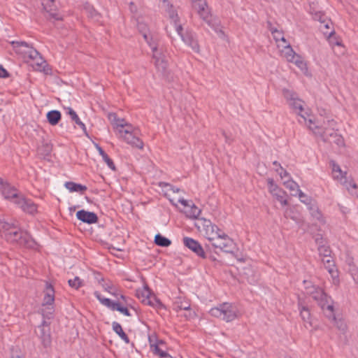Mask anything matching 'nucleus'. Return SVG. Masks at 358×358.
I'll list each match as a JSON object with an SVG mask.
<instances>
[{
    "label": "nucleus",
    "instance_id": "nucleus-1",
    "mask_svg": "<svg viewBox=\"0 0 358 358\" xmlns=\"http://www.w3.org/2000/svg\"><path fill=\"white\" fill-rule=\"evenodd\" d=\"M303 283L306 294L317 302L325 316L335 320L334 301L331 297L327 295L322 288L313 284L310 281L303 280Z\"/></svg>",
    "mask_w": 358,
    "mask_h": 358
},
{
    "label": "nucleus",
    "instance_id": "nucleus-2",
    "mask_svg": "<svg viewBox=\"0 0 358 358\" xmlns=\"http://www.w3.org/2000/svg\"><path fill=\"white\" fill-rule=\"evenodd\" d=\"M6 240L8 242L27 248H32L36 244L31 236L27 232L21 230L17 225L10 234L6 235Z\"/></svg>",
    "mask_w": 358,
    "mask_h": 358
},
{
    "label": "nucleus",
    "instance_id": "nucleus-3",
    "mask_svg": "<svg viewBox=\"0 0 358 358\" xmlns=\"http://www.w3.org/2000/svg\"><path fill=\"white\" fill-rule=\"evenodd\" d=\"M209 313L213 317L220 318L227 322H229L237 317L238 309L232 303H222L217 307L212 308Z\"/></svg>",
    "mask_w": 358,
    "mask_h": 358
},
{
    "label": "nucleus",
    "instance_id": "nucleus-4",
    "mask_svg": "<svg viewBox=\"0 0 358 358\" xmlns=\"http://www.w3.org/2000/svg\"><path fill=\"white\" fill-rule=\"evenodd\" d=\"M208 240L214 248L226 253H233L236 247L234 240L225 233L218 236H208Z\"/></svg>",
    "mask_w": 358,
    "mask_h": 358
},
{
    "label": "nucleus",
    "instance_id": "nucleus-5",
    "mask_svg": "<svg viewBox=\"0 0 358 358\" xmlns=\"http://www.w3.org/2000/svg\"><path fill=\"white\" fill-rule=\"evenodd\" d=\"M283 96L286 99L289 106L293 109L296 114L300 115L306 123V115H307V113H302L303 111L304 102L298 97V95L294 91H283Z\"/></svg>",
    "mask_w": 358,
    "mask_h": 358
},
{
    "label": "nucleus",
    "instance_id": "nucleus-6",
    "mask_svg": "<svg viewBox=\"0 0 358 358\" xmlns=\"http://www.w3.org/2000/svg\"><path fill=\"white\" fill-rule=\"evenodd\" d=\"M199 17L213 30L217 31L220 29L219 21L213 16L208 9L206 2H199L195 5Z\"/></svg>",
    "mask_w": 358,
    "mask_h": 358
},
{
    "label": "nucleus",
    "instance_id": "nucleus-7",
    "mask_svg": "<svg viewBox=\"0 0 358 358\" xmlns=\"http://www.w3.org/2000/svg\"><path fill=\"white\" fill-rule=\"evenodd\" d=\"M126 129H119L118 131L120 134V137L128 144L131 145L133 148L138 149H143L144 143L138 136V131H131V126L125 125Z\"/></svg>",
    "mask_w": 358,
    "mask_h": 358
},
{
    "label": "nucleus",
    "instance_id": "nucleus-8",
    "mask_svg": "<svg viewBox=\"0 0 358 358\" xmlns=\"http://www.w3.org/2000/svg\"><path fill=\"white\" fill-rule=\"evenodd\" d=\"M152 62L157 72L162 77L168 76L169 73V62L165 54V50L152 54Z\"/></svg>",
    "mask_w": 358,
    "mask_h": 358
},
{
    "label": "nucleus",
    "instance_id": "nucleus-9",
    "mask_svg": "<svg viewBox=\"0 0 358 358\" xmlns=\"http://www.w3.org/2000/svg\"><path fill=\"white\" fill-rule=\"evenodd\" d=\"M330 165L332 168V174L334 180L339 181L348 190L350 187L355 189L357 188V185L351 180H349L348 179L347 172L343 171L338 164H337L334 161H331Z\"/></svg>",
    "mask_w": 358,
    "mask_h": 358
},
{
    "label": "nucleus",
    "instance_id": "nucleus-10",
    "mask_svg": "<svg viewBox=\"0 0 358 358\" xmlns=\"http://www.w3.org/2000/svg\"><path fill=\"white\" fill-rule=\"evenodd\" d=\"M94 295L102 305L108 307L110 310H117L126 316H131L129 310L122 306L124 304L123 302L113 301L110 299L102 297L101 294L97 291L94 292Z\"/></svg>",
    "mask_w": 358,
    "mask_h": 358
},
{
    "label": "nucleus",
    "instance_id": "nucleus-11",
    "mask_svg": "<svg viewBox=\"0 0 358 358\" xmlns=\"http://www.w3.org/2000/svg\"><path fill=\"white\" fill-rule=\"evenodd\" d=\"M0 192L5 199L13 200L14 203L15 200L21 196L17 189L9 183L4 182L1 178H0Z\"/></svg>",
    "mask_w": 358,
    "mask_h": 358
},
{
    "label": "nucleus",
    "instance_id": "nucleus-12",
    "mask_svg": "<svg viewBox=\"0 0 358 358\" xmlns=\"http://www.w3.org/2000/svg\"><path fill=\"white\" fill-rule=\"evenodd\" d=\"M269 192L276 198V199L283 206L287 205V201L285 199L286 192L274 183L272 178L267 180Z\"/></svg>",
    "mask_w": 358,
    "mask_h": 358
},
{
    "label": "nucleus",
    "instance_id": "nucleus-13",
    "mask_svg": "<svg viewBox=\"0 0 358 358\" xmlns=\"http://www.w3.org/2000/svg\"><path fill=\"white\" fill-rule=\"evenodd\" d=\"M11 44L16 53L22 55L26 61L31 56V52L32 50H36L29 43L24 41H12Z\"/></svg>",
    "mask_w": 358,
    "mask_h": 358
},
{
    "label": "nucleus",
    "instance_id": "nucleus-14",
    "mask_svg": "<svg viewBox=\"0 0 358 358\" xmlns=\"http://www.w3.org/2000/svg\"><path fill=\"white\" fill-rule=\"evenodd\" d=\"M183 243L187 248L194 252L198 257L203 259L206 258V255L201 245L197 241L189 237H185L183 238Z\"/></svg>",
    "mask_w": 358,
    "mask_h": 358
},
{
    "label": "nucleus",
    "instance_id": "nucleus-15",
    "mask_svg": "<svg viewBox=\"0 0 358 358\" xmlns=\"http://www.w3.org/2000/svg\"><path fill=\"white\" fill-rule=\"evenodd\" d=\"M182 41L195 52H199L200 46L199 45L196 34L191 30H187L182 36Z\"/></svg>",
    "mask_w": 358,
    "mask_h": 358
},
{
    "label": "nucleus",
    "instance_id": "nucleus-16",
    "mask_svg": "<svg viewBox=\"0 0 358 358\" xmlns=\"http://www.w3.org/2000/svg\"><path fill=\"white\" fill-rule=\"evenodd\" d=\"M148 46L150 48L152 54L164 50V47L160 45V42L157 36L152 34L150 32L144 34L143 36Z\"/></svg>",
    "mask_w": 358,
    "mask_h": 358
},
{
    "label": "nucleus",
    "instance_id": "nucleus-17",
    "mask_svg": "<svg viewBox=\"0 0 358 358\" xmlns=\"http://www.w3.org/2000/svg\"><path fill=\"white\" fill-rule=\"evenodd\" d=\"M298 308L300 312V316L302 320L304 322V326L306 328L309 327H312V321H311V314L308 306L305 304L301 300L299 301L298 303Z\"/></svg>",
    "mask_w": 358,
    "mask_h": 358
},
{
    "label": "nucleus",
    "instance_id": "nucleus-18",
    "mask_svg": "<svg viewBox=\"0 0 358 358\" xmlns=\"http://www.w3.org/2000/svg\"><path fill=\"white\" fill-rule=\"evenodd\" d=\"M17 204L23 211L32 214L37 210L36 205L31 200L26 199L22 195L15 201Z\"/></svg>",
    "mask_w": 358,
    "mask_h": 358
},
{
    "label": "nucleus",
    "instance_id": "nucleus-19",
    "mask_svg": "<svg viewBox=\"0 0 358 358\" xmlns=\"http://www.w3.org/2000/svg\"><path fill=\"white\" fill-rule=\"evenodd\" d=\"M27 62H31L32 66H35L38 70L41 71L44 69L46 62L37 50H32L31 52V56L26 61Z\"/></svg>",
    "mask_w": 358,
    "mask_h": 358
},
{
    "label": "nucleus",
    "instance_id": "nucleus-20",
    "mask_svg": "<svg viewBox=\"0 0 358 358\" xmlns=\"http://www.w3.org/2000/svg\"><path fill=\"white\" fill-rule=\"evenodd\" d=\"M76 217L79 220L87 224H94L98 222V217L96 213L85 210H78Z\"/></svg>",
    "mask_w": 358,
    "mask_h": 358
},
{
    "label": "nucleus",
    "instance_id": "nucleus-21",
    "mask_svg": "<svg viewBox=\"0 0 358 358\" xmlns=\"http://www.w3.org/2000/svg\"><path fill=\"white\" fill-rule=\"evenodd\" d=\"M42 6L44 10L49 13L50 17L56 20H62L59 15L55 12L57 6L55 0H42Z\"/></svg>",
    "mask_w": 358,
    "mask_h": 358
},
{
    "label": "nucleus",
    "instance_id": "nucleus-22",
    "mask_svg": "<svg viewBox=\"0 0 358 358\" xmlns=\"http://www.w3.org/2000/svg\"><path fill=\"white\" fill-rule=\"evenodd\" d=\"M55 301V289L53 286L46 282L45 289L44 290V296L43 300V306H52Z\"/></svg>",
    "mask_w": 358,
    "mask_h": 358
},
{
    "label": "nucleus",
    "instance_id": "nucleus-23",
    "mask_svg": "<svg viewBox=\"0 0 358 358\" xmlns=\"http://www.w3.org/2000/svg\"><path fill=\"white\" fill-rule=\"evenodd\" d=\"M45 324L46 322L43 321L41 325L38 327V328L40 329L39 337L41 340L42 344L45 348H47L51 344V336L49 329L46 330L45 329Z\"/></svg>",
    "mask_w": 358,
    "mask_h": 358
},
{
    "label": "nucleus",
    "instance_id": "nucleus-24",
    "mask_svg": "<svg viewBox=\"0 0 358 358\" xmlns=\"http://www.w3.org/2000/svg\"><path fill=\"white\" fill-rule=\"evenodd\" d=\"M15 227L16 224L15 222H8L4 218H0V234L5 239H6V235L10 234Z\"/></svg>",
    "mask_w": 358,
    "mask_h": 358
},
{
    "label": "nucleus",
    "instance_id": "nucleus-25",
    "mask_svg": "<svg viewBox=\"0 0 358 358\" xmlns=\"http://www.w3.org/2000/svg\"><path fill=\"white\" fill-rule=\"evenodd\" d=\"M308 209L309 210V211L313 218H315L316 220H317L320 223H322V224L325 223L324 217H323L321 211L319 210V208L316 206H315L312 203H308Z\"/></svg>",
    "mask_w": 358,
    "mask_h": 358
},
{
    "label": "nucleus",
    "instance_id": "nucleus-26",
    "mask_svg": "<svg viewBox=\"0 0 358 358\" xmlns=\"http://www.w3.org/2000/svg\"><path fill=\"white\" fill-rule=\"evenodd\" d=\"M46 117L51 125H56L61 120L62 115L59 110H52L46 114Z\"/></svg>",
    "mask_w": 358,
    "mask_h": 358
},
{
    "label": "nucleus",
    "instance_id": "nucleus-27",
    "mask_svg": "<svg viewBox=\"0 0 358 358\" xmlns=\"http://www.w3.org/2000/svg\"><path fill=\"white\" fill-rule=\"evenodd\" d=\"M64 186L71 192H76L83 193L87 189L85 185L78 184L73 182H66Z\"/></svg>",
    "mask_w": 358,
    "mask_h": 358
},
{
    "label": "nucleus",
    "instance_id": "nucleus-28",
    "mask_svg": "<svg viewBox=\"0 0 358 358\" xmlns=\"http://www.w3.org/2000/svg\"><path fill=\"white\" fill-rule=\"evenodd\" d=\"M113 330L126 343H129L130 340L128 336L123 331L122 326L117 322L112 323Z\"/></svg>",
    "mask_w": 358,
    "mask_h": 358
},
{
    "label": "nucleus",
    "instance_id": "nucleus-29",
    "mask_svg": "<svg viewBox=\"0 0 358 358\" xmlns=\"http://www.w3.org/2000/svg\"><path fill=\"white\" fill-rule=\"evenodd\" d=\"M289 62L295 64L304 74H307L308 67L306 62L299 55L297 54Z\"/></svg>",
    "mask_w": 358,
    "mask_h": 358
},
{
    "label": "nucleus",
    "instance_id": "nucleus-30",
    "mask_svg": "<svg viewBox=\"0 0 358 358\" xmlns=\"http://www.w3.org/2000/svg\"><path fill=\"white\" fill-rule=\"evenodd\" d=\"M322 261L328 272L331 275L332 277H334V275L336 274V270L335 269V265L332 257H324Z\"/></svg>",
    "mask_w": 358,
    "mask_h": 358
},
{
    "label": "nucleus",
    "instance_id": "nucleus-31",
    "mask_svg": "<svg viewBox=\"0 0 358 358\" xmlns=\"http://www.w3.org/2000/svg\"><path fill=\"white\" fill-rule=\"evenodd\" d=\"M159 343H163L162 341H159L157 343H150V348L155 355H158L161 358L171 357V355L166 352L162 350L159 347Z\"/></svg>",
    "mask_w": 358,
    "mask_h": 358
},
{
    "label": "nucleus",
    "instance_id": "nucleus-32",
    "mask_svg": "<svg viewBox=\"0 0 358 358\" xmlns=\"http://www.w3.org/2000/svg\"><path fill=\"white\" fill-rule=\"evenodd\" d=\"M190 303L187 300L178 297L174 302V309L176 311L180 310H187L190 309Z\"/></svg>",
    "mask_w": 358,
    "mask_h": 358
},
{
    "label": "nucleus",
    "instance_id": "nucleus-33",
    "mask_svg": "<svg viewBox=\"0 0 358 358\" xmlns=\"http://www.w3.org/2000/svg\"><path fill=\"white\" fill-rule=\"evenodd\" d=\"M96 147L99 155L102 157L103 160L107 164L108 166L112 170L115 171V164L113 163V161L108 157V155L99 145L96 144Z\"/></svg>",
    "mask_w": 358,
    "mask_h": 358
},
{
    "label": "nucleus",
    "instance_id": "nucleus-34",
    "mask_svg": "<svg viewBox=\"0 0 358 358\" xmlns=\"http://www.w3.org/2000/svg\"><path fill=\"white\" fill-rule=\"evenodd\" d=\"M66 113L70 115L71 120L75 122V123L78 124L85 132H86V127L85 124L80 121L76 113L71 108H68L66 109Z\"/></svg>",
    "mask_w": 358,
    "mask_h": 358
},
{
    "label": "nucleus",
    "instance_id": "nucleus-35",
    "mask_svg": "<svg viewBox=\"0 0 358 358\" xmlns=\"http://www.w3.org/2000/svg\"><path fill=\"white\" fill-rule=\"evenodd\" d=\"M142 302L157 308H159L163 306L161 301L153 294L150 295V298L142 299Z\"/></svg>",
    "mask_w": 358,
    "mask_h": 358
},
{
    "label": "nucleus",
    "instance_id": "nucleus-36",
    "mask_svg": "<svg viewBox=\"0 0 358 358\" xmlns=\"http://www.w3.org/2000/svg\"><path fill=\"white\" fill-rule=\"evenodd\" d=\"M84 10L86 12L88 17L95 21H99L100 15L92 6L87 3L84 6Z\"/></svg>",
    "mask_w": 358,
    "mask_h": 358
},
{
    "label": "nucleus",
    "instance_id": "nucleus-37",
    "mask_svg": "<svg viewBox=\"0 0 358 358\" xmlns=\"http://www.w3.org/2000/svg\"><path fill=\"white\" fill-rule=\"evenodd\" d=\"M108 120L112 124H115L119 129H123L126 124L123 123L124 120H120L117 118V115L114 113H110L108 115Z\"/></svg>",
    "mask_w": 358,
    "mask_h": 358
},
{
    "label": "nucleus",
    "instance_id": "nucleus-38",
    "mask_svg": "<svg viewBox=\"0 0 358 358\" xmlns=\"http://www.w3.org/2000/svg\"><path fill=\"white\" fill-rule=\"evenodd\" d=\"M155 243L161 247H169L171 244V241L160 234H157L155 237Z\"/></svg>",
    "mask_w": 358,
    "mask_h": 358
},
{
    "label": "nucleus",
    "instance_id": "nucleus-39",
    "mask_svg": "<svg viewBox=\"0 0 358 358\" xmlns=\"http://www.w3.org/2000/svg\"><path fill=\"white\" fill-rule=\"evenodd\" d=\"M188 209L186 210L185 213H187V215L192 218H197L199 215L201 213V210L196 207L194 203H192L189 205V206L187 208Z\"/></svg>",
    "mask_w": 358,
    "mask_h": 358
},
{
    "label": "nucleus",
    "instance_id": "nucleus-40",
    "mask_svg": "<svg viewBox=\"0 0 358 358\" xmlns=\"http://www.w3.org/2000/svg\"><path fill=\"white\" fill-rule=\"evenodd\" d=\"M206 234L208 236H218V234H224L217 225L210 224L206 226Z\"/></svg>",
    "mask_w": 358,
    "mask_h": 358
},
{
    "label": "nucleus",
    "instance_id": "nucleus-41",
    "mask_svg": "<svg viewBox=\"0 0 358 358\" xmlns=\"http://www.w3.org/2000/svg\"><path fill=\"white\" fill-rule=\"evenodd\" d=\"M283 52L288 62H290L297 55L289 43L285 45Z\"/></svg>",
    "mask_w": 358,
    "mask_h": 358
},
{
    "label": "nucleus",
    "instance_id": "nucleus-42",
    "mask_svg": "<svg viewBox=\"0 0 358 358\" xmlns=\"http://www.w3.org/2000/svg\"><path fill=\"white\" fill-rule=\"evenodd\" d=\"M68 284L71 287L75 289H78L83 285V282L79 277L76 276L73 279H69L68 280Z\"/></svg>",
    "mask_w": 358,
    "mask_h": 358
},
{
    "label": "nucleus",
    "instance_id": "nucleus-43",
    "mask_svg": "<svg viewBox=\"0 0 358 358\" xmlns=\"http://www.w3.org/2000/svg\"><path fill=\"white\" fill-rule=\"evenodd\" d=\"M152 294L151 289L148 286H145L141 291H137V296L142 299L150 298Z\"/></svg>",
    "mask_w": 358,
    "mask_h": 358
},
{
    "label": "nucleus",
    "instance_id": "nucleus-44",
    "mask_svg": "<svg viewBox=\"0 0 358 358\" xmlns=\"http://www.w3.org/2000/svg\"><path fill=\"white\" fill-rule=\"evenodd\" d=\"M318 252L320 255L324 258L331 257V250L329 246L324 245H319Z\"/></svg>",
    "mask_w": 358,
    "mask_h": 358
},
{
    "label": "nucleus",
    "instance_id": "nucleus-45",
    "mask_svg": "<svg viewBox=\"0 0 358 358\" xmlns=\"http://www.w3.org/2000/svg\"><path fill=\"white\" fill-rule=\"evenodd\" d=\"M137 28L143 36H144V34H148L150 33L147 24L140 20H138Z\"/></svg>",
    "mask_w": 358,
    "mask_h": 358
},
{
    "label": "nucleus",
    "instance_id": "nucleus-46",
    "mask_svg": "<svg viewBox=\"0 0 358 358\" xmlns=\"http://www.w3.org/2000/svg\"><path fill=\"white\" fill-rule=\"evenodd\" d=\"M329 136L334 138L333 142L338 146H343L344 145L343 138L341 135H338L336 132H332Z\"/></svg>",
    "mask_w": 358,
    "mask_h": 358
},
{
    "label": "nucleus",
    "instance_id": "nucleus-47",
    "mask_svg": "<svg viewBox=\"0 0 358 358\" xmlns=\"http://www.w3.org/2000/svg\"><path fill=\"white\" fill-rule=\"evenodd\" d=\"M285 185L287 189L291 191H296V193L300 190L299 185L294 180H288L285 182Z\"/></svg>",
    "mask_w": 358,
    "mask_h": 358
},
{
    "label": "nucleus",
    "instance_id": "nucleus-48",
    "mask_svg": "<svg viewBox=\"0 0 358 358\" xmlns=\"http://www.w3.org/2000/svg\"><path fill=\"white\" fill-rule=\"evenodd\" d=\"M166 11L169 17L173 21L174 23H176L178 21V16L176 11L173 8V7L168 8Z\"/></svg>",
    "mask_w": 358,
    "mask_h": 358
},
{
    "label": "nucleus",
    "instance_id": "nucleus-49",
    "mask_svg": "<svg viewBox=\"0 0 358 358\" xmlns=\"http://www.w3.org/2000/svg\"><path fill=\"white\" fill-rule=\"evenodd\" d=\"M297 194L301 202L306 203L308 206V203H311L310 199H308V196L301 189L297 192ZM294 195H296V193Z\"/></svg>",
    "mask_w": 358,
    "mask_h": 358
},
{
    "label": "nucleus",
    "instance_id": "nucleus-50",
    "mask_svg": "<svg viewBox=\"0 0 358 358\" xmlns=\"http://www.w3.org/2000/svg\"><path fill=\"white\" fill-rule=\"evenodd\" d=\"M159 186L162 187H169L168 189L171 191L173 193L179 192L180 191V188L173 186V185H170L169 183H167L165 182H161L159 183Z\"/></svg>",
    "mask_w": 358,
    "mask_h": 358
},
{
    "label": "nucleus",
    "instance_id": "nucleus-51",
    "mask_svg": "<svg viewBox=\"0 0 358 358\" xmlns=\"http://www.w3.org/2000/svg\"><path fill=\"white\" fill-rule=\"evenodd\" d=\"M331 321H333L336 325L337 328L341 331H345L346 328V325L342 321H338L335 317V320L333 318H329Z\"/></svg>",
    "mask_w": 358,
    "mask_h": 358
},
{
    "label": "nucleus",
    "instance_id": "nucleus-52",
    "mask_svg": "<svg viewBox=\"0 0 358 358\" xmlns=\"http://www.w3.org/2000/svg\"><path fill=\"white\" fill-rule=\"evenodd\" d=\"M101 286L104 290L108 292H112V289L115 287V286L110 282L102 283Z\"/></svg>",
    "mask_w": 358,
    "mask_h": 358
},
{
    "label": "nucleus",
    "instance_id": "nucleus-53",
    "mask_svg": "<svg viewBox=\"0 0 358 358\" xmlns=\"http://www.w3.org/2000/svg\"><path fill=\"white\" fill-rule=\"evenodd\" d=\"M280 171H279L278 169H276V171L278 173V174L282 178L289 176V173L285 169H284L281 166H280Z\"/></svg>",
    "mask_w": 358,
    "mask_h": 358
},
{
    "label": "nucleus",
    "instance_id": "nucleus-54",
    "mask_svg": "<svg viewBox=\"0 0 358 358\" xmlns=\"http://www.w3.org/2000/svg\"><path fill=\"white\" fill-rule=\"evenodd\" d=\"M174 25L176 27V30L177 33L180 36V38H182V36L184 35V34H185V33H183V28H182V25L177 24V22L174 23Z\"/></svg>",
    "mask_w": 358,
    "mask_h": 358
},
{
    "label": "nucleus",
    "instance_id": "nucleus-55",
    "mask_svg": "<svg viewBox=\"0 0 358 358\" xmlns=\"http://www.w3.org/2000/svg\"><path fill=\"white\" fill-rule=\"evenodd\" d=\"M8 72L1 65H0V78H8Z\"/></svg>",
    "mask_w": 358,
    "mask_h": 358
},
{
    "label": "nucleus",
    "instance_id": "nucleus-56",
    "mask_svg": "<svg viewBox=\"0 0 358 358\" xmlns=\"http://www.w3.org/2000/svg\"><path fill=\"white\" fill-rule=\"evenodd\" d=\"M268 29L271 32L272 34H279V30H278L276 28L272 27V24L270 22H268Z\"/></svg>",
    "mask_w": 358,
    "mask_h": 358
},
{
    "label": "nucleus",
    "instance_id": "nucleus-57",
    "mask_svg": "<svg viewBox=\"0 0 358 358\" xmlns=\"http://www.w3.org/2000/svg\"><path fill=\"white\" fill-rule=\"evenodd\" d=\"M315 239L316 243L318 244V245H322L324 243L323 237L320 234L317 235Z\"/></svg>",
    "mask_w": 358,
    "mask_h": 358
},
{
    "label": "nucleus",
    "instance_id": "nucleus-58",
    "mask_svg": "<svg viewBox=\"0 0 358 358\" xmlns=\"http://www.w3.org/2000/svg\"><path fill=\"white\" fill-rule=\"evenodd\" d=\"M162 6L167 10L168 8L173 7V5L168 0H162Z\"/></svg>",
    "mask_w": 358,
    "mask_h": 358
},
{
    "label": "nucleus",
    "instance_id": "nucleus-59",
    "mask_svg": "<svg viewBox=\"0 0 358 358\" xmlns=\"http://www.w3.org/2000/svg\"><path fill=\"white\" fill-rule=\"evenodd\" d=\"M178 202L180 203L182 206H184L186 208H188L190 205L189 203V201L187 200L184 199L183 198L179 199Z\"/></svg>",
    "mask_w": 358,
    "mask_h": 358
},
{
    "label": "nucleus",
    "instance_id": "nucleus-60",
    "mask_svg": "<svg viewBox=\"0 0 358 358\" xmlns=\"http://www.w3.org/2000/svg\"><path fill=\"white\" fill-rule=\"evenodd\" d=\"M272 35H273V38L275 39V41L276 42H278L280 39V38L282 36L283 34H282V31H279V34H273Z\"/></svg>",
    "mask_w": 358,
    "mask_h": 358
},
{
    "label": "nucleus",
    "instance_id": "nucleus-61",
    "mask_svg": "<svg viewBox=\"0 0 358 358\" xmlns=\"http://www.w3.org/2000/svg\"><path fill=\"white\" fill-rule=\"evenodd\" d=\"M10 358H22V356L17 352L12 349Z\"/></svg>",
    "mask_w": 358,
    "mask_h": 358
},
{
    "label": "nucleus",
    "instance_id": "nucleus-62",
    "mask_svg": "<svg viewBox=\"0 0 358 358\" xmlns=\"http://www.w3.org/2000/svg\"><path fill=\"white\" fill-rule=\"evenodd\" d=\"M110 294L115 296V297L118 298L119 296V292H118V289L116 287H115L113 289H112V292H109Z\"/></svg>",
    "mask_w": 358,
    "mask_h": 358
},
{
    "label": "nucleus",
    "instance_id": "nucleus-63",
    "mask_svg": "<svg viewBox=\"0 0 358 358\" xmlns=\"http://www.w3.org/2000/svg\"><path fill=\"white\" fill-rule=\"evenodd\" d=\"M319 20L321 21L322 24H324V28L329 29V22H326L324 20H322L321 17H320Z\"/></svg>",
    "mask_w": 358,
    "mask_h": 358
},
{
    "label": "nucleus",
    "instance_id": "nucleus-64",
    "mask_svg": "<svg viewBox=\"0 0 358 358\" xmlns=\"http://www.w3.org/2000/svg\"><path fill=\"white\" fill-rule=\"evenodd\" d=\"M222 134L224 136L227 143H230L232 141V140L226 134L224 131L222 132Z\"/></svg>",
    "mask_w": 358,
    "mask_h": 358
}]
</instances>
